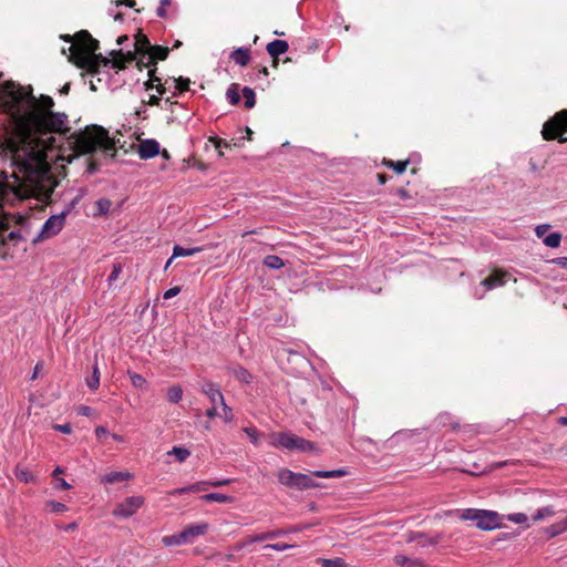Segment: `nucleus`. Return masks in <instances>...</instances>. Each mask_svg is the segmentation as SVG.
<instances>
[{"label":"nucleus","instance_id":"obj_25","mask_svg":"<svg viewBox=\"0 0 567 567\" xmlns=\"http://www.w3.org/2000/svg\"><path fill=\"white\" fill-rule=\"evenodd\" d=\"M169 54V49L163 45H152L150 52L146 55H153V60L164 61L167 59Z\"/></svg>","mask_w":567,"mask_h":567},{"label":"nucleus","instance_id":"obj_39","mask_svg":"<svg viewBox=\"0 0 567 567\" xmlns=\"http://www.w3.org/2000/svg\"><path fill=\"white\" fill-rule=\"evenodd\" d=\"M554 514H555V511H554L553 506H546V507L538 509L536 512V514L533 516V519L535 522H538L546 517H551V516H554Z\"/></svg>","mask_w":567,"mask_h":567},{"label":"nucleus","instance_id":"obj_46","mask_svg":"<svg viewBox=\"0 0 567 567\" xmlns=\"http://www.w3.org/2000/svg\"><path fill=\"white\" fill-rule=\"evenodd\" d=\"M132 384L135 388L142 389L146 384V380L138 373L130 372L128 373Z\"/></svg>","mask_w":567,"mask_h":567},{"label":"nucleus","instance_id":"obj_13","mask_svg":"<svg viewBox=\"0 0 567 567\" xmlns=\"http://www.w3.org/2000/svg\"><path fill=\"white\" fill-rule=\"evenodd\" d=\"M202 392L209 398V400L213 404H216L217 402H220V404H224V401H225L224 395H223L220 389L213 382H210V381L205 382L202 385Z\"/></svg>","mask_w":567,"mask_h":567},{"label":"nucleus","instance_id":"obj_40","mask_svg":"<svg viewBox=\"0 0 567 567\" xmlns=\"http://www.w3.org/2000/svg\"><path fill=\"white\" fill-rule=\"evenodd\" d=\"M95 206L99 215H105L109 213L112 203L107 198H100L99 200L95 202Z\"/></svg>","mask_w":567,"mask_h":567},{"label":"nucleus","instance_id":"obj_47","mask_svg":"<svg viewBox=\"0 0 567 567\" xmlns=\"http://www.w3.org/2000/svg\"><path fill=\"white\" fill-rule=\"evenodd\" d=\"M205 482L195 483L193 485H189L187 487H183L178 489V493H185V492H198V491H205L209 484H204Z\"/></svg>","mask_w":567,"mask_h":567},{"label":"nucleus","instance_id":"obj_27","mask_svg":"<svg viewBox=\"0 0 567 567\" xmlns=\"http://www.w3.org/2000/svg\"><path fill=\"white\" fill-rule=\"evenodd\" d=\"M200 251H203L202 247L184 248L179 245H175L173 248L172 258L193 256Z\"/></svg>","mask_w":567,"mask_h":567},{"label":"nucleus","instance_id":"obj_49","mask_svg":"<svg viewBox=\"0 0 567 567\" xmlns=\"http://www.w3.org/2000/svg\"><path fill=\"white\" fill-rule=\"evenodd\" d=\"M507 519L515 524H524L528 520L527 515L523 513H515L507 515Z\"/></svg>","mask_w":567,"mask_h":567},{"label":"nucleus","instance_id":"obj_59","mask_svg":"<svg viewBox=\"0 0 567 567\" xmlns=\"http://www.w3.org/2000/svg\"><path fill=\"white\" fill-rule=\"evenodd\" d=\"M53 427H54V430H56L61 433H64V434H70L72 432V427L69 423L55 424Z\"/></svg>","mask_w":567,"mask_h":567},{"label":"nucleus","instance_id":"obj_56","mask_svg":"<svg viewBox=\"0 0 567 567\" xmlns=\"http://www.w3.org/2000/svg\"><path fill=\"white\" fill-rule=\"evenodd\" d=\"M223 406V411H224V420L225 422H231L234 420V414H233V411L226 404V402L224 401V404H221Z\"/></svg>","mask_w":567,"mask_h":567},{"label":"nucleus","instance_id":"obj_50","mask_svg":"<svg viewBox=\"0 0 567 567\" xmlns=\"http://www.w3.org/2000/svg\"><path fill=\"white\" fill-rule=\"evenodd\" d=\"M19 240H23V237L19 230H11L7 237L3 238V243L13 241L17 244Z\"/></svg>","mask_w":567,"mask_h":567},{"label":"nucleus","instance_id":"obj_7","mask_svg":"<svg viewBox=\"0 0 567 567\" xmlns=\"http://www.w3.org/2000/svg\"><path fill=\"white\" fill-rule=\"evenodd\" d=\"M64 223H65V213H60L58 215L50 216L43 224L40 234H38L32 239V243L37 244L41 240H44V239H48V238H51V237L58 235L62 230Z\"/></svg>","mask_w":567,"mask_h":567},{"label":"nucleus","instance_id":"obj_14","mask_svg":"<svg viewBox=\"0 0 567 567\" xmlns=\"http://www.w3.org/2000/svg\"><path fill=\"white\" fill-rule=\"evenodd\" d=\"M207 529H208V524H206V523L190 525V526H187L186 528H184L179 533V537L186 539L188 543L194 537L204 535L207 532Z\"/></svg>","mask_w":567,"mask_h":567},{"label":"nucleus","instance_id":"obj_61","mask_svg":"<svg viewBox=\"0 0 567 567\" xmlns=\"http://www.w3.org/2000/svg\"><path fill=\"white\" fill-rule=\"evenodd\" d=\"M550 226L548 224H543V225H538L536 228H535V233H536V236L538 238H542L544 237V235L546 234V231L548 230Z\"/></svg>","mask_w":567,"mask_h":567},{"label":"nucleus","instance_id":"obj_2","mask_svg":"<svg viewBox=\"0 0 567 567\" xmlns=\"http://www.w3.org/2000/svg\"><path fill=\"white\" fill-rule=\"evenodd\" d=\"M100 49V42L94 39L86 30L75 33V43L69 48L70 55L68 60L78 68L87 65V55L94 54Z\"/></svg>","mask_w":567,"mask_h":567},{"label":"nucleus","instance_id":"obj_37","mask_svg":"<svg viewBox=\"0 0 567 567\" xmlns=\"http://www.w3.org/2000/svg\"><path fill=\"white\" fill-rule=\"evenodd\" d=\"M561 241L560 233H551L544 238V244L550 248H557Z\"/></svg>","mask_w":567,"mask_h":567},{"label":"nucleus","instance_id":"obj_43","mask_svg":"<svg viewBox=\"0 0 567 567\" xmlns=\"http://www.w3.org/2000/svg\"><path fill=\"white\" fill-rule=\"evenodd\" d=\"M85 195V189L81 188L80 194L74 197L65 207V209L62 213H65V217L72 212V209L75 208V206L79 204L81 198Z\"/></svg>","mask_w":567,"mask_h":567},{"label":"nucleus","instance_id":"obj_26","mask_svg":"<svg viewBox=\"0 0 567 567\" xmlns=\"http://www.w3.org/2000/svg\"><path fill=\"white\" fill-rule=\"evenodd\" d=\"M409 164L410 159L396 162L386 158L383 159V165H385L388 168L393 169L396 174H403L406 171Z\"/></svg>","mask_w":567,"mask_h":567},{"label":"nucleus","instance_id":"obj_45","mask_svg":"<svg viewBox=\"0 0 567 567\" xmlns=\"http://www.w3.org/2000/svg\"><path fill=\"white\" fill-rule=\"evenodd\" d=\"M426 538H429V537L426 536V534H424L422 532H409L408 535H406V542L408 543H412V542L417 540V539H421V542L425 540V543L422 546L427 545L426 544Z\"/></svg>","mask_w":567,"mask_h":567},{"label":"nucleus","instance_id":"obj_9","mask_svg":"<svg viewBox=\"0 0 567 567\" xmlns=\"http://www.w3.org/2000/svg\"><path fill=\"white\" fill-rule=\"evenodd\" d=\"M110 56L113 58L112 69L118 71L125 70L127 64H131L137 60L138 52L134 49V51L124 52L122 49L112 50L109 53Z\"/></svg>","mask_w":567,"mask_h":567},{"label":"nucleus","instance_id":"obj_44","mask_svg":"<svg viewBox=\"0 0 567 567\" xmlns=\"http://www.w3.org/2000/svg\"><path fill=\"white\" fill-rule=\"evenodd\" d=\"M322 567H346L347 564L342 558L320 559Z\"/></svg>","mask_w":567,"mask_h":567},{"label":"nucleus","instance_id":"obj_52","mask_svg":"<svg viewBox=\"0 0 567 567\" xmlns=\"http://www.w3.org/2000/svg\"><path fill=\"white\" fill-rule=\"evenodd\" d=\"M122 272V265L121 264H114L113 265V269H112V272L110 274L109 278H107V281L111 284L112 281H115L120 274Z\"/></svg>","mask_w":567,"mask_h":567},{"label":"nucleus","instance_id":"obj_64","mask_svg":"<svg viewBox=\"0 0 567 567\" xmlns=\"http://www.w3.org/2000/svg\"><path fill=\"white\" fill-rule=\"evenodd\" d=\"M554 265H557L564 269H567V257H557L551 260Z\"/></svg>","mask_w":567,"mask_h":567},{"label":"nucleus","instance_id":"obj_15","mask_svg":"<svg viewBox=\"0 0 567 567\" xmlns=\"http://www.w3.org/2000/svg\"><path fill=\"white\" fill-rule=\"evenodd\" d=\"M289 49V44L285 40H274L266 47L267 53L272 58L277 59L279 55L286 53Z\"/></svg>","mask_w":567,"mask_h":567},{"label":"nucleus","instance_id":"obj_48","mask_svg":"<svg viewBox=\"0 0 567 567\" xmlns=\"http://www.w3.org/2000/svg\"><path fill=\"white\" fill-rule=\"evenodd\" d=\"M47 507H50L53 513H63L68 509L66 505L56 501H48Z\"/></svg>","mask_w":567,"mask_h":567},{"label":"nucleus","instance_id":"obj_23","mask_svg":"<svg viewBox=\"0 0 567 567\" xmlns=\"http://www.w3.org/2000/svg\"><path fill=\"white\" fill-rule=\"evenodd\" d=\"M394 563L399 566H409V567H426V565L421 559H412L405 555H395L393 558Z\"/></svg>","mask_w":567,"mask_h":567},{"label":"nucleus","instance_id":"obj_53","mask_svg":"<svg viewBox=\"0 0 567 567\" xmlns=\"http://www.w3.org/2000/svg\"><path fill=\"white\" fill-rule=\"evenodd\" d=\"M172 1L171 0H161L159 2V7L157 8L156 10V14L157 17L159 18H165L167 16V12H166V9L165 7L166 6H171Z\"/></svg>","mask_w":567,"mask_h":567},{"label":"nucleus","instance_id":"obj_4","mask_svg":"<svg viewBox=\"0 0 567 567\" xmlns=\"http://www.w3.org/2000/svg\"><path fill=\"white\" fill-rule=\"evenodd\" d=\"M450 514L456 515L462 520H474L476 527L482 530H493L502 525V517L498 513L487 509L465 508L455 509Z\"/></svg>","mask_w":567,"mask_h":567},{"label":"nucleus","instance_id":"obj_34","mask_svg":"<svg viewBox=\"0 0 567 567\" xmlns=\"http://www.w3.org/2000/svg\"><path fill=\"white\" fill-rule=\"evenodd\" d=\"M243 96L245 99V107L246 109H251L255 106L256 104V94H255V91L249 87V86H245L243 89Z\"/></svg>","mask_w":567,"mask_h":567},{"label":"nucleus","instance_id":"obj_5","mask_svg":"<svg viewBox=\"0 0 567 567\" xmlns=\"http://www.w3.org/2000/svg\"><path fill=\"white\" fill-rule=\"evenodd\" d=\"M567 109L561 110L549 117L543 125L542 136L545 141L558 140L559 143H566L567 137Z\"/></svg>","mask_w":567,"mask_h":567},{"label":"nucleus","instance_id":"obj_36","mask_svg":"<svg viewBox=\"0 0 567 567\" xmlns=\"http://www.w3.org/2000/svg\"><path fill=\"white\" fill-rule=\"evenodd\" d=\"M168 455H174L178 462H184L190 455V452L186 447L174 446L172 451L168 452Z\"/></svg>","mask_w":567,"mask_h":567},{"label":"nucleus","instance_id":"obj_51","mask_svg":"<svg viewBox=\"0 0 567 567\" xmlns=\"http://www.w3.org/2000/svg\"><path fill=\"white\" fill-rule=\"evenodd\" d=\"M16 476L19 481L25 483L30 482L33 478V475L25 470H17Z\"/></svg>","mask_w":567,"mask_h":567},{"label":"nucleus","instance_id":"obj_18","mask_svg":"<svg viewBox=\"0 0 567 567\" xmlns=\"http://www.w3.org/2000/svg\"><path fill=\"white\" fill-rule=\"evenodd\" d=\"M230 59L240 66H246L250 62V49L249 48H237L230 53Z\"/></svg>","mask_w":567,"mask_h":567},{"label":"nucleus","instance_id":"obj_30","mask_svg":"<svg viewBox=\"0 0 567 567\" xmlns=\"http://www.w3.org/2000/svg\"><path fill=\"white\" fill-rule=\"evenodd\" d=\"M264 266L269 269H280L285 266V261L276 255H268L262 260Z\"/></svg>","mask_w":567,"mask_h":567},{"label":"nucleus","instance_id":"obj_22","mask_svg":"<svg viewBox=\"0 0 567 567\" xmlns=\"http://www.w3.org/2000/svg\"><path fill=\"white\" fill-rule=\"evenodd\" d=\"M437 426L446 427L451 426L454 431L460 427L457 421L454 420L453 415L449 412L440 413L435 420Z\"/></svg>","mask_w":567,"mask_h":567},{"label":"nucleus","instance_id":"obj_38","mask_svg":"<svg viewBox=\"0 0 567 567\" xmlns=\"http://www.w3.org/2000/svg\"><path fill=\"white\" fill-rule=\"evenodd\" d=\"M86 384L91 390H96L100 385V371L97 365H94L93 373L86 379Z\"/></svg>","mask_w":567,"mask_h":567},{"label":"nucleus","instance_id":"obj_11","mask_svg":"<svg viewBox=\"0 0 567 567\" xmlns=\"http://www.w3.org/2000/svg\"><path fill=\"white\" fill-rule=\"evenodd\" d=\"M509 277L511 275L507 271L494 270L481 281V285L485 287L486 290H491L504 286Z\"/></svg>","mask_w":567,"mask_h":567},{"label":"nucleus","instance_id":"obj_58","mask_svg":"<svg viewBox=\"0 0 567 567\" xmlns=\"http://www.w3.org/2000/svg\"><path fill=\"white\" fill-rule=\"evenodd\" d=\"M179 292H181V288L179 287H177V286L176 287H172V288H169L168 290H166L164 292L163 298L164 299H171V298L177 296Z\"/></svg>","mask_w":567,"mask_h":567},{"label":"nucleus","instance_id":"obj_12","mask_svg":"<svg viewBox=\"0 0 567 567\" xmlns=\"http://www.w3.org/2000/svg\"><path fill=\"white\" fill-rule=\"evenodd\" d=\"M137 153L142 159L153 158L161 153L159 143L155 140H144L140 143Z\"/></svg>","mask_w":567,"mask_h":567},{"label":"nucleus","instance_id":"obj_16","mask_svg":"<svg viewBox=\"0 0 567 567\" xmlns=\"http://www.w3.org/2000/svg\"><path fill=\"white\" fill-rule=\"evenodd\" d=\"M134 49L137 50L138 54L143 58L146 56V53L151 50V41L147 35L144 34L141 30L135 34Z\"/></svg>","mask_w":567,"mask_h":567},{"label":"nucleus","instance_id":"obj_31","mask_svg":"<svg viewBox=\"0 0 567 567\" xmlns=\"http://www.w3.org/2000/svg\"><path fill=\"white\" fill-rule=\"evenodd\" d=\"M202 499L205 502L231 503L234 497L220 493H209L203 495Z\"/></svg>","mask_w":567,"mask_h":567},{"label":"nucleus","instance_id":"obj_55","mask_svg":"<svg viewBox=\"0 0 567 567\" xmlns=\"http://www.w3.org/2000/svg\"><path fill=\"white\" fill-rule=\"evenodd\" d=\"M244 432L250 437L251 442L256 445L258 442V432L255 427H244Z\"/></svg>","mask_w":567,"mask_h":567},{"label":"nucleus","instance_id":"obj_57","mask_svg":"<svg viewBox=\"0 0 567 567\" xmlns=\"http://www.w3.org/2000/svg\"><path fill=\"white\" fill-rule=\"evenodd\" d=\"M99 169H100L99 163H96L93 159H87V168H86L87 174L92 175V174L99 172Z\"/></svg>","mask_w":567,"mask_h":567},{"label":"nucleus","instance_id":"obj_35","mask_svg":"<svg viewBox=\"0 0 567 567\" xmlns=\"http://www.w3.org/2000/svg\"><path fill=\"white\" fill-rule=\"evenodd\" d=\"M183 396V390L178 385L171 386L167 390V400L171 403H178L182 400Z\"/></svg>","mask_w":567,"mask_h":567},{"label":"nucleus","instance_id":"obj_3","mask_svg":"<svg viewBox=\"0 0 567 567\" xmlns=\"http://www.w3.org/2000/svg\"><path fill=\"white\" fill-rule=\"evenodd\" d=\"M104 127L100 125H89L84 130L71 133L69 140H72L74 150L80 154H92L99 148L101 138H103ZM69 135V133L66 134Z\"/></svg>","mask_w":567,"mask_h":567},{"label":"nucleus","instance_id":"obj_33","mask_svg":"<svg viewBox=\"0 0 567 567\" xmlns=\"http://www.w3.org/2000/svg\"><path fill=\"white\" fill-rule=\"evenodd\" d=\"M226 96L231 105H236L240 101L239 85L236 83L230 84L227 89Z\"/></svg>","mask_w":567,"mask_h":567},{"label":"nucleus","instance_id":"obj_54","mask_svg":"<svg viewBox=\"0 0 567 567\" xmlns=\"http://www.w3.org/2000/svg\"><path fill=\"white\" fill-rule=\"evenodd\" d=\"M293 547V545H289V544H286V543H276V544H268L265 546V548H270V549H274V550H277V551H282V550H286L288 548H291Z\"/></svg>","mask_w":567,"mask_h":567},{"label":"nucleus","instance_id":"obj_42","mask_svg":"<svg viewBox=\"0 0 567 567\" xmlns=\"http://www.w3.org/2000/svg\"><path fill=\"white\" fill-rule=\"evenodd\" d=\"M163 543L166 546H175V545H181V544L187 543V540L184 539V538H181L179 537V533H178V534H175V535L165 536L163 538Z\"/></svg>","mask_w":567,"mask_h":567},{"label":"nucleus","instance_id":"obj_21","mask_svg":"<svg viewBox=\"0 0 567 567\" xmlns=\"http://www.w3.org/2000/svg\"><path fill=\"white\" fill-rule=\"evenodd\" d=\"M320 487V484L317 483L311 475L297 473V489L303 491L309 488Z\"/></svg>","mask_w":567,"mask_h":567},{"label":"nucleus","instance_id":"obj_24","mask_svg":"<svg viewBox=\"0 0 567 567\" xmlns=\"http://www.w3.org/2000/svg\"><path fill=\"white\" fill-rule=\"evenodd\" d=\"M565 530H567V515L564 520L555 523V524L546 527L544 532L548 538H553V537L564 533Z\"/></svg>","mask_w":567,"mask_h":567},{"label":"nucleus","instance_id":"obj_10","mask_svg":"<svg viewBox=\"0 0 567 567\" xmlns=\"http://www.w3.org/2000/svg\"><path fill=\"white\" fill-rule=\"evenodd\" d=\"M89 63L87 65L83 66V70H86L90 74H97L100 72L101 66H112L113 58L112 56H104L101 53L94 52V54L87 55Z\"/></svg>","mask_w":567,"mask_h":567},{"label":"nucleus","instance_id":"obj_8","mask_svg":"<svg viewBox=\"0 0 567 567\" xmlns=\"http://www.w3.org/2000/svg\"><path fill=\"white\" fill-rule=\"evenodd\" d=\"M143 496L126 497L123 502L115 506V508L113 509V515L124 518L131 517L138 511V508L143 506Z\"/></svg>","mask_w":567,"mask_h":567},{"label":"nucleus","instance_id":"obj_19","mask_svg":"<svg viewBox=\"0 0 567 567\" xmlns=\"http://www.w3.org/2000/svg\"><path fill=\"white\" fill-rule=\"evenodd\" d=\"M278 481L280 484L297 489V473L282 468L278 472Z\"/></svg>","mask_w":567,"mask_h":567},{"label":"nucleus","instance_id":"obj_41","mask_svg":"<svg viewBox=\"0 0 567 567\" xmlns=\"http://www.w3.org/2000/svg\"><path fill=\"white\" fill-rule=\"evenodd\" d=\"M175 87L179 91V93L186 92L189 90L190 80L188 78L179 76L174 79Z\"/></svg>","mask_w":567,"mask_h":567},{"label":"nucleus","instance_id":"obj_1","mask_svg":"<svg viewBox=\"0 0 567 567\" xmlns=\"http://www.w3.org/2000/svg\"><path fill=\"white\" fill-rule=\"evenodd\" d=\"M35 104L24 116L31 132L38 135L60 134L66 136L71 127L64 112H54V101L51 96L41 94L39 99L31 96Z\"/></svg>","mask_w":567,"mask_h":567},{"label":"nucleus","instance_id":"obj_17","mask_svg":"<svg viewBox=\"0 0 567 567\" xmlns=\"http://www.w3.org/2000/svg\"><path fill=\"white\" fill-rule=\"evenodd\" d=\"M133 477V474L131 472H116V471H113V472H110L103 476H101L100 478V482L101 483H104V484H115V483H120V482H123L125 480H130Z\"/></svg>","mask_w":567,"mask_h":567},{"label":"nucleus","instance_id":"obj_63","mask_svg":"<svg viewBox=\"0 0 567 567\" xmlns=\"http://www.w3.org/2000/svg\"><path fill=\"white\" fill-rule=\"evenodd\" d=\"M43 365H44V364H43V362H42V361H39V362L35 364V367H34V369H33V372H32V374H31V377H30V380H35V379L38 378L39 373H40V372L42 371V369H43Z\"/></svg>","mask_w":567,"mask_h":567},{"label":"nucleus","instance_id":"obj_62","mask_svg":"<svg viewBox=\"0 0 567 567\" xmlns=\"http://www.w3.org/2000/svg\"><path fill=\"white\" fill-rule=\"evenodd\" d=\"M443 533H437L434 536L426 538V544L437 545L443 539Z\"/></svg>","mask_w":567,"mask_h":567},{"label":"nucleus","instance_id":"obj_29","mask_svg":"<svg viewBox=\"0 0 567 567\" xmlns=\"http://www.w3.org/2000/svg\"><path fill=\"white\" fill-rule=\"evenodd\" d=\"M285 534H286V530H284V529H275V530L257 534V535L252 536L248 540V543H256V542H264L267 539H274V538H276L280 535H285Z\"/></svg>","mask_w":567,"mask_h":567},{"label":"nucleus","instance_id":"obj_20","mask_svg":"<svg viewBox=\"0 0 567 567\" xmlns=\"http://www.w3.org/2000/svg\"><path fill=\"white\" fill-rule=\"evenodd\" d=\"M117 142L120 141H115V138L110 137L109 132L104 128L103 138H101V144H99V147L103 150L105 155L114 157Z\"/></svg>","mask_w":567,"mask_h":567},{"label":"nucleus","instance_id":"obj_6","mask_svg":"<svg viewBox=\"0 0 567 567\" xmlns=\"http://www.w3.org/2000/svg\"><path fill=\"white\" fill-rule=\"evenodd\" d=\"M275 447H284L287 450H297L300 452L317 451L316 443L288 432H279L272 434L270 443Z\"/></svg>","mask_w":567,"mask_h":567},{"label":"nucleus","instance_id":"obj_60","mask_svg":"<svg viewBox=\"0 0 567 567\" xmlns=\"http://www.w3.org/2000/svg\"><path fill=\"white\" fill-rule=\"evenodd\" d=\"M230 142L224 140V138H219V141H216V150H218V155L219 156H223L224 153L220 151L221 147H230Z\"/></svg>","mask_w":567,"mask_h":567},{"label":"nucleus","instance_id":"obj_28","mask_svg":"<svg viewBox=\"0 0 567 567\" xmlns=\"http://www.w3.org/2000/svg\"><path fill=\"white\" fill-rule=\"evenodd\" d=\"M347 474L346 470H331V471H324V470H318L313 471L311 473L312 476L319 477V478H336V477H342Z\"/></svg>","mask_w":567,"mask_h":567},{"label":"nucleus","instance_id":"obj_32","mask_svg":"<svg viewBox=\"0 0 567 567\" xmlns=\"http://www.w3.org/2000/svg\"><path fill=\"white\" fill-rule=\"evenodd\" d=\"M234 377L238 381L246 383V384L250 383L252 380L251 373L246 368L240 367V365H238L237 368L234 369Z\"/></svg>","mask_w":567,"mask_h":567}]
</instances>
